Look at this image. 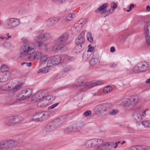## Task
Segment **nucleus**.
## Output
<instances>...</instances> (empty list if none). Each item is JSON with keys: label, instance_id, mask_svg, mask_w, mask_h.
<instances>
[{"label": "nucleus", "instance_id": "7ed1b4c3", "mask_svg": "<svg viewBox=\"0 0 150 150\" xmlns=\"http://www.w3.org/2000/svg\"><path fill=\"white\" fill-rule=\"evenodd\" d=\"M102 82L100 81H97L95 82H87L84 83L83 81L79 82V80L76 81V83L73 84L72 87H75L79 86L80 88L79 92H80L86 91L89 88L96 85L101 84Z\"/></svg>", "mask_w": 150, "mask_h": 150}, {"label": "nucleus", "instance_id": "c85d7f7f", "mask_svg": "<svg viewBox=\"0 0 150 150\" xmlns=\"http://www.w3.org/2000/svg\"><path fill=\"white\" fill-rule=\"evenodd\" d=\"M133 117L135 119L137 120V119H140L142 120L144 117L142 116V115H140L137 112H134L133 114Z\"/></svg>", "mask_w": 150, "mask_h": 150}, {"label": "nucleus", "instance_id": "aec40b11", "mask_svg": "<svg viewBox=\"0 0 150 150\" xmlns=\"http://www.w3.org/2000/svg\"><path fill=\"white\" fill-rule=\"evenodd\" d=\"M121 104L125 108L132 107L133 104L131 103V100L129 99H125L123 100Z\"/></svg>", "mask_w": 150, "mask_h": 150}, {"label": "nucleus", "instance_id": "6e6d98bb", "mask_svg": "<svg viewBox=\"0 0 150 150\" xmlns=\"http://www.w3.org/2000/svg\"><path fill=\"white\" fill-rule=\"evenodd\" d=\"M137 147V146H132L129 149V150H138Z\"/></svg>", "mask_w": 150, "mask_h": 150}, {"label": "nucleus", "instance_id": "f704fd0d", "mask_svg": "<svg viewBox=\"0 0 150 150\" xmlns=\"http://www.w3.org/2000/svg\"><path fill=\"white\" fill-rule=\"evenodd\" d=\"M91 54L88 52H86L83 53V58L84 60H86L90 56Z\"/></svg>", "mask_w": 150, "mask_h": 150}, {"label": "nucleus", "instance_id": "412c9836", "mask_svg": "<svg viewBox=\"0 0 150 150\" xmlns=\"http://www.w3.org/2000/svg\"><path fill=\"white\" fill-rule=\"evenodd\" d=\"M14 123L13 116H11L6 119L4 125L8 126H13L14 125Z\"/></svg>", "mask_w": 150, "mask_h": 150}, {"label": "nucleus", "instance_id": "58836bf2", "mask_svg": "<svg viewBox=\"0 0 150 150\" xmlns=\"http://www.w3.org/2000/svg\"><path fill=\"white\" fill-rule=\"evenodd\" d=\"M62 60V62H66L68 60H71L70 57L67 56H62L61 57Z\"/></svg>", "mask_w": 150, "mask_h": 150}, {"label": "nucleus", "instance_id": "ddd939ff", "mask_svg": "<svg viewBox=\"0 0 150 150\" xmlns=\"http://www.w3.org/2000/svg\"><path fill=\"white\" fill-rule=\"evenodd\" d=\"M21 86L20 84H17L13 87H11L10 86L8 83L3 85L0 87V89L3 90H12L14 91H17L21 88Z\"/></svg>", "mask_w": 150, "mask_h": 150}, {"label": "nucleus", "instance_id": "69168bd1", "mask_svg": "<svg viewBox=\"0 0 150 150\" xmlns=\"http://www.w3.org/2000/svg\"><path fill=\"white\" fill-rule=\"evenodd\" d=\"M6 35L8 36V38H6V40H8V38H11V36L10 35H9V34L8 33H7Z\"/></svg>", "mask_w": 150, "mask_h": 150}, {"label": "nucleus", "instance_id": "79ce46f5", "mask_svg": "<svg viewBox=\"0 0 150 150\" xmlns=\"http://www.w3.org/2000/svg\"><path fill=\"white\" fill-rule=\"evenodd\" d=\"M138 150H147L148 149V147L145 146H137Z\"/></svg>", "mask_w": 150, "mask_h": 150}, {"label": "nucleus", "instance_id": "cd10ccee", "mask_svg": "<svg viewBox=\"0 0 150 150\" xmlns=\"http://www.w3.org/2000/svg\"><path fill=\"white\" fill-rule=\"evenodd\" d=\"M74 17V14L71 13H70L65 17L64 19V21L66 22L70 21L72 20Z\"/></svg>", "mask_w": 150, "mask_h": 150}, {"label": "nucleus", "instance_id": "dca6fc26", "mask_svg": "<svg viewBox=\"0 0 150 150\" xmlns=\"http://www.w3.org/2000/svg\"><path fill=\"white\" fill-rule=\"evenodd\" d=\"M150 28V22L146 23L145 26V30L146 32V44L148 45H150V32L149 29Z\"/></svg>", "mask_w": 150, "mask_h": 150}, {"label": "nucleus", "instance_id": "393cba45", "mask_svg": "<svg viewBox=\"0 0 150 150\" xmlns=\"http://www.w3.org/2000/svg\"><path fill=\"white\" fill-rule=\"evenodd\" d=\"M1 72H3L4 74H9L8 71V66L5 64H3L1 67Z\"/></svg>", "mask_w": 150, "mask_h": 150}, {"label": "nucleus", "instance_id": "c9c22d12", "mask_svg": "<svg viewBox=\"0 0 150 150\" xmlns=\"http://www.w3.org/2000/svg\"><path fill=\"white\" fill-rule=\"evenodd\" d=\"M77 45L75 47L76 52L78 53L82 51V45L77 44Z\"/></svg>", "mask_w": 150, "mask_h": 150}, {"label": "nucleus", "instance_id": "c03bdc74", "mask_svg": "<svg viewBox=\"0 0 150 150\" xmlns=\"http://www.w3.org/2000/svg\"><path fill=\"white\" fill-rule=\"evenodd\" d=\"M118 112V110H113L111 112H109V114L110 115H115Z\"/></svg>", "mask_w": 150, "mask_h": 150}, {"label": "nucleus", "instance_id": "e2e57ef3", "mask_svg": "<svg viewBox=\"0 0 150 150\" xmlns=\"http://www.w3.org/2000/svg\"><path fill=\"white\" fill-rule=\"evenodd\" d=\"M134 7V5L133 4H132L130 5V6L129 7V9L131 10Z\"/></svg>", "mask_w": 150, "mask_h": 150}, {"label": "nucleus", "instance_id": "8fccbe9b", "mask_svg": "<svg viewBox=\"0 0 150 150\" xmlns=\"http://www.w3.org/2000/svg\"><path fill=\"white\" fill-rule=\"evenodd\" d=\"M50 19L51 20L54 24L57 23L59 21L58 19L57 18L55 17L52 18Z\"/></svg>", "mask_w": 150, "mask_h": 150}, {"label": "nucleus", "instance_id": "5701e85b", "mask_svg": "<svg viewBox=\"0 0 150 150\" xmlns=\"http://www.w3.org/2000/svg\"><path fill=\"white\" fill-rule=\"evenodd\" d=\"M15 96L14 95L12 96H9L7 97L6 103L9 105H11L15 104Z\"/></svg>", "mask_w": 150, "mask_h": 150}, {"label": "nucleus", "instance_id": "b1692460", "mask_svg": "<svg viewBox=\"0 0 150 150\" xmlns=\"http://www.w3.org/2000/svg\"><path fill=\"white\" fill-rule=\"evenodd\" d=\"M39 59H40V64H42L46 62L48 59V57L47 55L43 54L42 52V55Z\"/></svg>", "mask_w": 150, "mask_h": 150}, {"label": "nucleus", "instance_id": "4be33fe9", "mask_svg": "<svg viewBox=\"0 0 150 150\" xmlns=\"http://www.w3.org/2000/svg\"><path fill=\"white\" fill-rule=\"evenodd\" d=\"M57 41L55 40L54 45L52 48V50L55 52H57L58 50H62L64 47L63 46L57 43Z\"/></svg>", "mask_w": 150, "mask_h": 150}, {"label": "nucleus", "instance_id": "20e7f679", "mask_svg": "<svg viewBox=\"0 0 150 150\" xmlns=\"http://www.w3.org/2000/svg\"><path fill=\"white\" fill-rule=\"evenodd\" d=\"M16 140L7 138L0 142V150H10L16 147L18 144Z\"/></svg>", "mask_w": 150, "mask_h": 150}, {"label": "nucleus", "instance_id": "72a5a7b5", "mask_svg": "<svg viewBox=\"0 0 150 150\" xmlns=\"http://www.w3.org/2000/svg\"><path fill=\"white\" fill-rule=\"evenodd\" d=\"M42 41H45L48 40L50 38V34L48 33H45L42 36L41 35Z\"/></svg>", "mask_w": 150, "mask_h": 150}, {"label": "nucleus", "instance_id": "603ef678", "mask_svg": "<svg viewBox=\"0 0 150 150\" xmlns=\"http://www.w3.org/2000/svg\"><path fill=\"white\" fill-rule=\"evenodd\" d=\"M24 64H25L26 66L27 67H30L32 65V63L31 62H29V63L23 62L21 63V65H23Z\"/></svg>", "mask_w": 150, "mask_h": 150}, {"label": "nucleus", "instance_id": "2f4dec72", "mask_svg": "<svg viewBox=\"0 0 150 150\" xmlns=\"http://www.w3.org/2000/svg\"><path fill=\"white\" fill-rule=\"evenodd\" d=\"M73 69V68L71 66L67 65L64 67L63 72L66 73H68L69 71H71Z\"/></svg>", "mask_w": 150, "mask_h": 150}, {"label": "nucleus", "instance_id": "6ab92c4d", "mask_svg": "<svg viewBox=\"0 0 150 150\" xmlns=\"http://www.w3.org/2000/svg\"><path fill=\"white\" fill-rule=\"evenodd\" d=\"M10 77V74H4L3 72H0V82L6 81Z\"/></svg>", "mask_w": 150, "mask_h": 150}, {"label": "nucleus", "instance_id": "f257e3e1", "mask_svg": "<svg viewBox=\"0 0 150 150\" xmlns=\"http://www.w3.org/2000/svg\"><path fill=\"white\" fill-rule=\"evenodd\" d=\"M36 46L33 43H27L24 44L21 48V54L24 55L28 56L29 59L32 61L39 59L42 55V52L39 51L35 52Z\"/></svg>", "mask_w": 150, "mask_h": 150}, {"label": "nucleus", "instance_id": "39448f33", "mask_svg": "<svg viewBox=\"0 0 150 150\" xmlns=\"http://www.w3.org/2000/svg\"><path fill=\"white\" fill-rule=\"evenodd\" d=\"M149 67L148 63L146 62H142L137 64L133 69L135 73L145 71L148 69Z\"/></svg>", "mask_w": 150, "mask_h": 150}, {"label": "nucleus", "instance_id": "bf43d9fd", "mask_svg": "<svg viewBox=\"0 0 150 150\" xmlns=\"http://www.w3.org/2000/svg\"><path fill=\"white\" fill-rule=\"evenodd\" d=\"M83 19H82L81 20H79V21H78V23L77 24H75L74 25V27L75 28V27H77V24H79V23H80L81 24H83V23L81 22L82 21H83Z\"/></svg>", "mask_w": 150, "mask_h": 150}, {"label": "nucleus", "instance_id": "864d4df0", "mask_svg": "<svg viewBox=\"0 0 150 150\" xmlns=\"http://www.w3.org/2000/svg\"><path fill=\"white\" fill-rule=\"evenodd\" d=\"M58 104V103H57L54 104H53L51 106L48 108V110H50L53 109L54 108L57 106Z\"/></svg>", "mask_w": 150, "mask_h": 150}, {"label": "nucleus", "instance_id": "774afa93", "mask_svg": "<svg viewBox=\"0 0 150 150\" xmlns=\"http://www.w3.org/2000/svg\"><path fill=\"white\" fill-rule=\"evenodd\" d=\"M146 8V9L147 11H149L150 10V6H147Z\"/></svg>", "mask_w": 150, "mask_h": 150}, {"label": "nucleus", "instance_id": "09e8293b", "mask_svg": "<svg viewBox=\"0 0 150 150\" xmlns=\"http://www.w3.org/2000/svg\"><path fill=\"white\" fill-rule=\"evenodd\" d=\"M117 4L114 3H113L112 4L111 8H112V11H111V13L113 12L114 11L117 7Z\"/></svg>", "mask_w": 150, "mask_h": 150}, {"label": "nucleus", "instance_id": "13d9d810", "mask_svg": "<svg viewBox=\"0 0 150 150\" xmlns=\"http://www.w3.org/2000/svg\"><path fill=\"white\" fill-rule=\"evenodd\" d=\"M54 2H56L62 3L64 2L66 0H53Z\"/></svg>", "mask_w": 150, "mask_h": 150}, {"label": "nucleus", "instance_id": "4468645a", "mask_svg": "<svg viewBox=\"0 0 150 150\" xmlns=\"http://www.w3.org/2000/svg\"><path fill=\"white\" fill-rule=\"evenodd\" d=\"M20 23L19 20L15 18H10L7 21L8 27L9 28L15 27L18 25Z\"/></svg>", "mask_w": 150, "mask_h": 150}, {"label": "nucleus", "instance_id": "0eeeda50", "mask_svg": "<svg viewBox=\"0 0 150 150\" xmlns=\"http://www.w3.org/2000/svg\"><path fill=\"white\" fill-rule=\"evenodd\" d=\"M95 147H97L96 150H105L110 145L108 142L105 143L103 140L100 139H94Z\"/></svg>", "mask_w": 150, "mask_h": 150}, {"label": "nucleus", "instance_id": "f3484780", "mask_svg": "<svg viewBox=\"0 0 150 150\" xmlns=\"http://www.w3.org/2000/svg\"><path fill=\"white\" fill-rule=\"evenodd\" d=\"M44 32L43 30H41L38 32L36 33L37 36L34 39V42L36 44H40L42 42V38L41 37V34Z\"/></svg>", "mask_w": 150, "mask_h": 150}, {"label": "nucleus", "instance_id": "6e6552de", "mask_svg": "<svg viewBox=\"0 0 150 150\" xmlns=\"http://www.w3.org/2000/svg\"><path fill=\"white\" fill-rule=\"evenodd\" d=\"M32 90L29 88L22 90L18 96L19 100H23L29 98L32 96Z\"/></svg>", "mask_w": 150, "mask_h": 150}, {"label": "nucleus", "instance_id": "052dcab7", "mask_svg": "<svg viewBox=\"0 0 150 150\" xmlns=\"http://www.w3.org/2000/svg\"><path fill=\"white\" fill-rule=\"evenodd\" d=\"M148 110V109H146L142 113V116H143V117H144L146 116V112Z\"/></svg>", "mask_w": 150, "mask_h": 150}, {"label": "nucleus", "instance_id": "de8ad7c7", "mask_svg": "<svg viewBox=\"0 0 150 150\" xmlns=\"http://www.w3.org/2000/svg\"><path fill=\"white\" fill-rule=\"evenodd\" d=\"M91 139L87 141L86 143V147L90 148H91Z\"/></svg>", "mask_w": 150, "mask_h": 150}, {"label": "nucleus", "instance_id": "5fc2aeb1", "mask_svg": "<svg viewBox=\"0 0 150 150\" xmlns=\"http://www.w3.org/2000/svg\"><path fill=\"white\" fill-rule=\"evenodd\" d=\"M91 114V111L90 110H87L83 113L84 115L85 116H88Z\"/></svg>", "mask_w": 150, "mask_h": 150}, {"label": "nucleus", "instance_id": "423d86ee", "mask_svg": "<svg viewBox=\"0 0 150 150\" xmlns=\"http://www.w3.org/2000/svg\"><path fill=\"white\" fill-rule=\"evenodd\" d=\"M61 123L59 119H56L54 121L49 122L45 127V129L46 132H51L54 131L58 128Z\"/></svg>", "mask_w": 150, "mask_h": 150}, {"label": "nucleus", "instance_id": "f03ea898", "mask_svg": "<svg viewBox=\"0 0 150 150\" xmlns=\"http://www.w3.org/2000/svg\"><path fill=\"white\" fill-rule=\"evenodd\" d=\"M35 96L37 97L38 100H39L37 104L39 107H43L51 103L55 98V96L52 95H44L43 93L40 94L37 93Z\"/></svg>", "mask_w": 150, "mask_h": 150}, {"label": "nucleus", "instance_id": "473e14b6", "mask_svg": "<svg viewBox=\"0 0 150 150\" xmlns=\"http://www.w3.org/2000/svg\"><path fill=\"white\" fill-rule=\"evenodd\" d=\"M20 118L21 117H20L18 116H13V122L14 125L20 123Z\"/></svg>", "mask_w": 150, "mask_h": 150}, {"label": "nucleus", "instance_id": "9d476101", "mask_svg": "<svg viewBox=\"0 0 150 150\" xmlns=\"http://www.w3.org/2000/svg\"><path fill=\"white\" fill-rule=\"evenodd\" d=\"M108 5V3H106L103 4L102 5L100 6V7L97 9L95 11L96 13H98L100 12V13L101 14L104 13L103 15V17H105L106 16H108L110 13H111V9H109L108 11H105V9L107 7Z\"/></svg>", "mask_w": 150, "mask_h": 150}, {"label": "nucleus", "instance_id": "49530a36", "mask_svg": "<svg viewBox=\"0 0 150 150\" xmlns=\"http://www.w3.org/2000/svg\"><path fill=\"white\" fill-rule=\"evenodd\" d=\"M72 126L67 127L65 129V132H73Z\"/></svg>", "mask_w": 150, "mask_h": 150}, {"label": "nucleus", "instance_id": "bb28decb", "mask_svg": "<svg viewBox=\"0 0 150 150\" xmlns=\"http://www.w3.org/2000/svg\"><path fill=\"white\" fill-rule=\"evenodd\" d=\"M49 66H48L47 67H45L43 68H42L40 69H39V71H38V73H42L45 74L46 73L48 72L49 70Z\"/></svg>", "mask_w": 150, "mask_h": 150}, {"label": "nucleus", "instance_id": "9b49d317", "mask_svg": "<svg viewBox=\"0 0 150 150\" xmlns=\"http://www.w3.org/2000/svg\"><path fill=\"white\" fill-rule=\"evenodd\" d=\"M62 61L61 56L55 55L50 58L48 61L47 65L50 66L56 65L60 63Z\"/></svg>", "mask_w": 150, "mask_h": 150}, {"label": "nucleus", "instance_id": "ea45409f", "mask_svg": "<svg viewBox=\"0 0 150 150\" xmlns=\"http://www.w3.org/2000/svg\"><path fill=\"white\" fill-rule=\"evenodd\" d=\"M98 62V59L97 58L93 57L90 61V63L92 65H94Z\"/></svg>", "mask_w": 150, "mask_h": 150}, {"label": "nucleus", "instance_id": "a19ab883", "mask_svg": "<svg viewBox=\"0 0 150 150\" xmlns=\"http://www.w3.org/2000/svg\"><path fill=\"white\" fill-rule=\"evenodd\" d=\"M87 40L91 42L93 41V38L92 37V34L91 33L89 32L88 33L87 35Z\"/></svg>", "mask_w": 150, "mask_h": 150}, {"label": "nucleus", "instance_id": "c756f323", "mask_svg": "<svg viewBox=\"0 0 150 150\" xmlns=\"http://www.w3.org/2000/svg\"><path fill=\"white\" fill-rule=\"evenodd\" d=\"M73 132H76L79 131L81 129V126L79 125L74 124L72 125Z\"/></svg>", "mask_w": 150, "mask_h": 150}, {"label": "nucleus", "instance_id": "1a4fd4ad", "mask_svg": "<svg viewBox=\"0 0 150 150\" xmlns=\"http://www.w3.org/2000/svg\"><path fill=\"white\" fill-rule=\"evenodd\" d=\"M49 115L47 112H42L35 113L32 116V119L35 121H41Z\"/></svg>", "mask_w": 150, "mask_h": 150}, {"label": "nucleus", "instance_id": "680f3d73", "mask_svg": "<svg viewBox=\"0 0 150 150\" xmlns=\"http://www.w3.org/2000/svg\"><path fill=\"white\" fill-rule=\"evenodd\" d=\"M115 51V49L114 47H111L110 49L111 52L113 53Z\"/></svg>", "mask_w": 150, "mask_h": 150}, {"label": "nucleus", "instance_id": "a878e982", "mask_svg": "<svg viewBox=\"0 0 150 150\" xmlns=\"http://www.w3.org/2000/svg\"><path fill=\"white\" fill-rule=\"evenodd\" d=\"M38 47L40 49L47 50V45L45 43L41 42L40 44L38 45Z\"/></svg>", "mask_w": 150, "mask_h": 150}, {"label": "nucleus", "instance_id": "4c0bfd02", "mask_svg": "<svg viewBox=\"0 0 150 150\" xmlns=\"http://www.w3.org/2000/svg\"><path fill=\"white\" fill-rule=\"evenodd\" d=\"M142 124L145 127H150V121H144L142 122Z\"/></svg>", "mask_w": 150, "mask_h": 150}, {"label": "nucleus", "instance_id": "37998d69", "mask_svg": "<svg viewBox=\"0 0 150 150\" xmlns=\"http://www.w3.org/2000/svg\"><path fill=\"white\" fill-rule=\"evenodd\" d=\"M142 109L141 107H139L137 108L135 110L134 112H137L140 115H142Z\"/></svg>", "mask_w": 150, "mask_h": 150}, {"label": "nucleus", "instance_id": "a211bd4d", "mask_svg": "<svg viewBox=\"0 0 150 150\" xmlns=\"http://www.w3.org/2000/svg\"><path fill=\"white\" fill-rule=\"evenodd\" d=\"M85 32L83 31L80 35L76 39V44L82 45L84 42Z\"/></svg>", "mask_w": 150, "mask_h": 150}, {"label": "nucleus", "instance_id": "0e129e2a", "mask_svg": "<svg viewBox=\"0 0 150 150\" xmlns=\"http://www.w3.org/2000/svg\"><path fill=\"white\" fill-rule=\"evenodd\" d=\"M117 64L115 63H113L110 66L111 67H116Z\"/></svg>", "mask_w": 150, "mask_h": 150}, {"label": "nucleus", "instance_id": "3c124183", "mask_svg": "<svg viewBox=\"0 0 150 150\" xmlns=\"http://www.w3.org/2000/svg\"><path fill=\"white\" fill-rule=\"evenodd\" d=\"M88 49L87 52H91L94 51V48L91 45H89L88 46Z\"/></svg>", "mask_w": 150, "mask_h": 150}, {"label": "nucleus", "instance_id": "f8f14e48", "mask_svg": "<svg viewBox=\"0 0 150 150\" xmlns=\"http://www.w3.org/2000/svg\"><path fill=\"white\" fill-rule=\"evenodd\" d=\"M110 107V105L109 104L105 103L98 105L96 109L99 113L102 114L104 112L109 111Z\"/></svg>", "mask_w": 150, "mask_h": 150}, {"label": "nucleus", "instance_id": "2eb2a0df", "mask_svg": "<svg viewBox=\"0 0 150 150\" xmlns=\"http://www.w3.org/2000/svg\"><path fill=\"white\" fill-rule=\"evenodd\" d=\"M69 35L67 33H65L60 36V37L56 40L57 43L63 46V44L66 42L68 39Z\"/></svg>", "mask_w": 150, "mask_h": 150}, {"label": "nucleus", "instance_id": "a18cd8bd", "mask_svg": "<svg viewBox=\"0 0 150 150\" xmlns=\"http://www.w3.org/2000/svg\"><path fill=\"white\" fill-rule=\"evenodd\" d=\"M47 26L51 27L54 24L51 20L50 18L47 21Z\"/></svg>", "mask_w": 150, "mask_h": 150}, {"label": "nucleus", "instance_id": "7c9ffc66", "mask_svg": "<svg viewBox=\"0 0 150 150\" xmlns=\"http://www.w3.org/2000/svg\"><path fill=\"white\" fill-rule=\"evenodd\" d=\"M139 99V97L136 96L130 99L131 100V103L133 104V106L134 105L138 102Z\"/></svg>", "mask_w": 150, "mask_h": 150}, {"label": "nucleus", "instance_id": "338daca9", "mask_svg": "<svg viewBox=\"0 0 150 150\" xmlns=\"http://www.w3.org/2000/svg\"><path fill=\"white\" fill-rule=\"evenodd\" d=\"M146 83H150V78L147 79L146 81Z\"/></svg>", "mask_w": 150, "mask_h": 150}, {"label": "nucleus", "instance_id": "4d7b16f0", "mask_svg": "<svg viewBox=\"0 0 150 150\" xmlns=\"http://www.w3.org/2000/svg\"><path fill=\"white\" fill-rule=\"evenodd\" d=\"M91 147H95V140L94 139H91Z\"/></svg>", "mask_w": 150, "mask_h": 150}, {"label": "nucleus", "instance_id": "e433bc0d", "mask_svg": "<svg viewBox=\"0 0 150 150\" xmlns=\"http://www.w3.org/2000/svg\"><path fill=\"white\" fill-rule=\"evenodd\" d=\"M112 90V87L110 86H108L105 87L103 90V92L104 93H107L109 92H110Z\"/></svg>", "mask_w": 150, "mask_h": 150}]
</instances>
